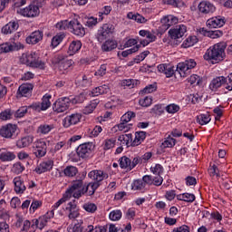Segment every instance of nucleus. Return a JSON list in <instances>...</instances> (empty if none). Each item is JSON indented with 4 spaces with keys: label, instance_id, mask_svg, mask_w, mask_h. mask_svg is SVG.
I'll use <instances>...</instances> for the list:
<instances>
[{
    "label": "nucleus",
    "instance_id": "obj_3",
    "mask_svg": "<svg viewBox=\"0 0 232 232\" xmlns=\"http://www.w3.org/2000/svg\"><path fill=\"white\" fill-rule=\"evenodd\" d=\"M70 104H72V99L69 97L59 98L58 101L53 103V110L57 113H63L70 108Z\"/></svg>",
    "mask_w": 232,
    "mask_h": 232
},
{
    "label": "nucleus",
    "instance_id": "obj_60",
    "mask_svg": "<svg viewBox=\"0 0 232 232\" xmlns=\"http://www.w3.org/2000/svg\"><path fill=\"white\" fill-rule=\"evenodd\" d=\"M164 5H171V6H175L176 8H179L180 5L182 4L181 0H163Z\"/></svg>",
    "mask_w": 232,
    "mask_h": 232
},
{
    "label": "nucleus",
    "instance_id": "obj_44",
    "mask_svg": "<svg viewBox=\"0 0 232 232\" xmlns=\"http://www.w3.org/2000/svg\"><path fill=\"white\" fill-rule=\"evenodd\" d=\"M29 108L26 106L20 107L15 112H14V117L16 119H21L26 115V112L28 111Z\"/></svg>",
    "mask_w": 232,
    "mask_h": 232
},
{
    "label": "nucleus",
    "instance_id": "obj_37",
    "mask_svg": "<svg viewBox=\"0 0 232 232\" xmlns=\"http://www.w3.org/2000/svg\"><path fill=\"white\" fill-rule=\"evenodd\" d=\"M97 102H92L91 104L86 105L82 110V113H84V115H90V113H92L93 110L97 108Z\"/></svg>",
    "mask_w": 232,
    "mask_h": 232
},
{
    "label": "nucleus",
    "instance_id": "obj_27",
    "mask_svg": "<svg viewBox=\"0 0 232 232\" xmlns=\"http://www.w3.org/2000/svg\"><path fill=\"white\" fill-rule=\"evenodd\" d=\"M14 184L15 193L23 194L26 190V187L24 186V183H23V181L21 180V178H14Z\"/></svg>",
    "mask_w": 232,
    "mask_h": 232
},
{
    "label": "nucleus",
    "instance_id": "obj_53",
    "mask_svg": "<svg viewBox=\"0 0 232 232\" xmlns=\"http://www.w3.org/2000/svg\"><path fill=\"white\" fill-rule=\"evenodd\" d=\"M188 82H190V84H195L199 85L202 82V80H200V76L197 74L191 75L189 78H188Z\"/></svg>",
    "mask_w": 232,
    "mask_h": 232
},
{
    "label": "nucleus",
    "instance_id": "obj_45",
    "mask_svg": "<svg viewBox=\"0 0 232 232\" xmlns=\"http://www.w3.org/2000/svg\"><path fill=\"white\" fill-rule=\"evenodd\" d=\"M144 188H146V183H144L142 179L134 180L132 184V189L140 190V189H144Z\"/></svg>",
    "mask_w": 232,
    "mask_h": 232
},
{
    "label": "nucleus",
    "instance_id": "obj_49",
    "mask_svg": "<svg viewBox=\"0 0 232 232\" xmlns=\"http://www.w3.org/2000/svg\"><path fill=\"white\" fill-rule=\"evenodd\" d=\"M175 142H177V140L171 138V136H169L162 143V146L163 148H173V146H175Z\"/></svg>",
    "mask_w": 232,
    "mask_h": 232
},
{
    "label": "nucleus",
    "instance_id": "obj_21",
    "mask_svg": "<svg viewBox=\"0 0 232 232\" xmlns=\"http://www.w3.org/2000/svg\"><path fill=\"white\" fill-rule=\"evenodd\" d=\"M224 24H226V21L218 17L210 18L207 21L208 28H222Z\"/></svg>",
    "mask_w": 232,
    "mask_h": 232
},
{
    "label": "nucleus",
    "instance_id": "obj_20",
    "mask_svg": "<svg viewBox=\"0 0 232 232\" xmlns=\"http://www.w3.org/2000/svg\"><path fill=\"white\" fill-rule=\"evenodd\" d=\"M198 8L201 14H213L215 11V5L209 2H200Z\"/></svg>",
    "mask_w": 232,
    "mask_h": 232
},
{
    "label": "nucleus",
    "instance_id": "obj_59",
    "mask_svg": "<svg viewBox=\"0 0 232 232\" xmlns=\"http://www.w3.org/2000/svg\"><path fill=\"white\" fill-rule=\"evenodd\" d=\"M180 110V107L177 104H170L166 107L168 113H177Z\"/></svg>",
    "mask_w": 232,
    "mask_h": 232
},
{
    "label": "nucleus",
    "instance_id": "obj_52",
    "mask_svg": "<svg viewBox=\"0 0 232 232\" xmlns=\"http://www.w3.org/2000/svg\"><path fill=\"white\" fill-rule=\"evenodd\" d=\"M140 48V44H137L131 49H128L126 51H123L121 53L122 57H128L129 55H131V53H135V52H139V49Z\"/></svg>",
    "mask_w": 232,
    "mask_h": 232
},
{
    "label": "nucleus",
    "instance_id": "obj_31",
    "mask_svg": "<svg viewBox=\"0 0 232 232\" xmlns=\"http://www.w3.org/2000/svg\"><path fill=\"white\" fill-rule=\"evenodd\" d=\"M144 139H146V132L145 131L136 132L135 133V139H134V140H132L131 146L132 147L139 146L140 144V142H142V140H144Z\"/></svg>",
    "mask_w": 232,
    "mask_h": 232
},
{
    "label": "nucleus",
    "instance_id": "obj_55",
    "mask_svg": "<svg viewBox=\"0 0 232 232\" xmlns=\"http://www.w3.org/2000/svg\"><path fill=\"white\" fill-rule=\"evenodd\" d=\"M115 142H117V140L113 138L106 140L104 144V150H111V148H115Z\"/></svg>",
    "mask_w": 232,
    "mask_h": 232
},
{
    "label": "nucleus",
    "instance_id": "obj_12",
    "mask_svg": "<svg viewBox=\"0 0 232 232\" xmlns=\"http://www.w3.org/2000/svg\"><path fill=\"white\" fill-rule=\"evenodd\" d=\"M187 32V27L184 24L177 25L176 28H172L169 31V35L171 39L177 41L178 39H181L184 37V34Z\"/></svg>",
    "mask_w": 232,
    "mask_h": 232
},
{
    "label": "nucleus",
    "instance_id": "obj_56",
    "mask_svg": "<svg viewBox=\"0 0 232 232\" xmlns=\"http://www.w3.org/2000/svg\"><path fill=\"white\" fill-rule=\"evenodd\" d=\"M13 170L14 173L19 175V173H23V171H24V166H23L21 162H16L14 164Z\"/></svg>",
    "mask_w": 232,
    "mask_h": 232
},
{
    "label": "nucleus",
    "instance_id": "obj_15",
    "mask_svg": "<svg viewBox=\"0 0 232 232\" xmlns=\"http://www.w3.org/2000/svg\"><path fill=\"white\" fill-rule=\"evenodd\" d=\"M21 48H24V45L23 44H0V53H8V52H14L15 50H21Z\"/></svg>",
    "mask_w": 232,
    "mask_h": 232
},
{
    "label": "nucleus",
    "instance_id": "obj_29",
    "mask_svg": "<svg viewBox=\"0 0 232 232\" xmlns=\"http://www.w3.org/2000/svg\"><path fill=\"white\" fill-rule=\"evenodd\" d=\"M115 48H117V41L114 40H107L102 45V52H111Z\"/></svg>",
    "mask_w": 232,
    "mask_h": 232
},
{
    "label": "nucleus",
    "instance_id": "obj_14",
    "mask_svg": "<svg viewBox=\"0 0 232 232\" xmlns=\"http://www.w3.org/2000/svg\"><path fill=\"white\" fill-rule=\"evenodd\" d=\"M82 118V115L79 113H73L64 118L63 120V126L64 128H70V126H73L75 124H78V122H81V119Z\"/></svg>",
    "mask_w": 232,
    "mask_h": 232
},
{
    "label": "nucleus",
    "instance_id": "obj_62",
    "mask_svg": "<svg viewBox=\"0 0 232 232\" xmlns=\"http://www.w3.org/2000/svg\"><path fill=\"white\" fill-rule=\"evenodd\" d=\"M95 25H97V18L92 16L87 19L85 26H88V28H93Z\"/></svg>",
    "mask_w": 232,
    "mask_h": 232
},
{
    "label": "nucleus",
    "instance_id": "obj_6",
    "mask_svg": "<svg viewBox=\"0 0 232 232\" xmlns=\"http://www.w3.org/2000/svg\"><path fill=\"white\" fill-rule=\"evenodd\" d=\"M24 60L25 64H27V66H31V68H41V70L44 69V63L37 60V54H35V53L24 56Z\"/></svg>",
    "mask_w": 232,
    "mask_h": 232
},
{
    "label": "nucleus",
    "instance_id": "obj_40",
    "mask_svg": "<svg viewBox=\"0 0 232 232\" xmlns=\"http://www.w3.org/2000/svg\"><path fill=\"white\" fill-rule=\"evenodd\" d=\"M160 23L162 24L163 30H168L173 24L169 15H167V16H164L163 18H161Z\"/></svg>",
    "mask_w": 232,
    "mask_h": 232
},
{
    "label": "nucleus",
    "instance_id": "obj_30",
    "mask_svg": "<svg viewBox=\"0 0 232 232\" xmlns=\"http://www.w3.org/2000/svg\"><path fill=\"white\" fill-rule=\"evenodd\" d=\"M119 162L121 169H129L131 171V160H130V158L123 156L119 160Z\"/></svg>",
    "mask_w": 232,
    "mask_h": 232
},
{
    "label": "nucleus",
    "instance_id": "obj_54",
    "mask_svg": "<svg viewBox=\"0 0 232 232\" xmlns=\"http://www.w3.org/2000/svg\"><path fill=\"white\" fill-rule=\"evenodd\" d=\"M157 91V87L153 84H150L147 87H145L143 90L140 91L141 95H144L146 93H153V92Z\"/></svg>",
    "mask_w": 232,
    "mask_h": 232
},
{
    "label": "nucleus",
    "instance_id": "obj_16",
    "mask_svg": "<svg viewBox=\"0 0 232 232\" xmlns=\"http://www.w3.org/2000/svg\"><path fill=\"white\" fill-rule=\"evenodd\" d=\"M198 32L201 35L210 37V39H218L224 35V32L221 30L208 31L205 28H200Z\"/></svg>",
    "mask_w": 232,
    "mask_h": 232
},
{
    "label": "nucleus",
    "instance_id": "obj_4",
    "mask_svg": "<svg viewBox=\"0 0 232 232\" xmlns=\"http://www.w3.org/2000/svg\"><path fill=\"white\" fill-rule=\"evenodd\" d=\"M54 64L57 65L59 72H62L63 73H64V72H66V70H68V68H71L72 66L73 61L68 59V57H63V55H58L54 59Z\"/></svg>",
    "mask_w": 232,
    "mask_h": 232
},
{
    "label": "nucleus",
    "instance_id": "obj_57",
    "mask_svg": "<svg viewBox=\"0 0 232 232\" xmlns=\"http://www.w3.org/2000/svg\"><path fill=\"white\" fill-rule=\"evenodd\" d=\"M87 232H106V227H96L95 228H93V226L92 225H90L88 226L87 229H86Z\"/></svg>",
    "mask_w": 232,
    "mask_h": 232
},
{
    "label": "nucleus",
    "instance_id": "obj_42",
    "mask_svg": "<svg viewBox=\"0 0 232 232\" xmlns=\"http://www.w3.org/2000/svg\"><path fill=\"white\" fill-rule=\"evenodd\" d=\"M197 43V37L196 36H190L185 40L182 46L183 48H189L191 46H194Z\"/></svg>",
    "mask_w": 232,
    "mask_h": 232
},
{
    "label": "nucleus",
    "instance_id": "obj_50",
    "mask_svg": "<svg viewBox=\"0 0 232 232\" xmlns=\"http://www.w3.org/2000/svg\"><path fill=\"white\" fill-rule=\"evenodd\" d=\"M56 28L58 30H67V28L70 30V22L68 20L58 22L56 24Z\"/></svg>",
    "mask_w": 232,
    "mask_h": 232
},
{
    "label": "nucleus",
    "instance_id": "obj_51",
    "mask_svg": "<svg viewBox=\"0 0 232 232\" xmlns=\"http://www.w3.org/2000/svg\"><path fill=\"white\" fill-rule=\"evenodd\" d=\"M83 209L88 213H95V211H97V205H95V203H85Z\"/></svg>",
    "mask_w": 232,
    "mask_h": 232
},
{
    "label": "nucleus",
    "instance_id": "obj_22",
    "mask_svg": "<svg viewBox=\"0 0 232 232\" xmlns=\"http://www.w3.org/2000/svg\"><path fill=\"white\" fill-rule=\"evenodd\" d=\"M136 114L135 112L129 111H127L125 114H123L121 118V123L119 124V128L121 130H124V128H126V126H124V124H128V122H130V121H131V119H135Z\"/></svg>",
    "mask_w": 232,
    "mask_h": 232
},
{
    "label": "nucleus",
    "instance_id": "obj_7",
    "mask_svg": "<svg viewBox=\"0 0 232 232\" xmlns=\"http://www.w3.org/2000/svg\"><path fill=\"white\" fill-rule=\"evenodd\" d=\"M47 148L46 141L38 140L34 143L33 153L37 159H42V157L46 155Z\"/></svg>",
    "mask_w": 232,
    "mask_h": 232
},
{
    "label": "nucleus",
    "instance_id": "obj_38",
    "mask_svg": "<svg viewBox=\"0 0 232 232\" xmlns=\"http://www.w3.org/2000/svg\"><path fill=\"white\" fill-rule=\"evenodd\" d=\"M188 65L186 62L179 63L177 66V72H179L180 77H186V72H188Z\"/></svg>",
    "mask_w": 232,
    "mask_h": 232
},
{
    "label": "nucleus",
    "instance_id": "obj_35",
    "mask_svg": "<svg viewBox=\"0 0 232 232\" xmlns=\"http://www.w3.org/2000/svg\"><path fill=\"white\" fill-rule=\"evenodd\" d=\"M63 173L66 177H75V175L79 173V170L76 169V167L68 166L64 169Z\"/></svg>",
    "mask_w": 232,
    "mask_h": 232
},
{
    "label": "nucleus",
    "instance_id": "obj_10",
    "mask_svg": "<svg viewBox=\"0 0 232 232\" xmlns=\"http://www.w3.org/2000/svg\"><path fill=\"white\" fill-rule=\"evenodd\" d=\"M15 131H17V126L9 123L2 126L0 129V135L1 137H4V139H12V137L15 135Z\"/></svg>",
    "mask_w": 232,
    "mask_h": 232
},
{
    "label": "nucleus",
    "instance_id": "obj_39",
    "mask_svg": "<svg viewBox=\"0 0 232 232\" xmlns=\"http://www.w3.org/2000/svg\"><path fill=\"white\" fill-rule=\"evenodd\" d=\"M12 115H14V111L11 109H6L0 113L1 121H10L12 119Z\"/></svg>",
    "mask_w": 232,
    "mask_h": 232
},
{
    "label": "nucleus",
    "instance_id": "obj_43",
    "mask_svg": "<svg viewBox=\"0 0 232 232\" xmlns=\"http://www.w3.org/2000/svg\"><path fill=\"white\" fill-rule=\"evenodd\" d=\"M151 102H153V98L151 96H146L144 99H140L139 101V104L143 108H148V106H151Z\"/></svg>",
    "mask_w": 232,
    "mask_h": 232
},
{
    "label": "nucleus",
    "instance_id": "obj_1",
    "mask_svg": "<svg viewBox=\"0 0 232 232\" xmlns=\"http://www.w3.org/2000/svg\"><path fill=\"white\" fill-rule=\"evenodd\" d=\"M89 179L95 180V182L89 183L86 188H82L80 190H76L74 194H72L74 198H81L82 195L88 193L89 197L95 195V191L101 187V182L104 180V179H108V174L104 173L102 170H92L88 174Z\"/></svg>",
    "mask_w": 232,
    "mask_h": 232
},
{
    "label": "nucleus",
    "instance_id": "obj_9",
    "mask_svg": "<svg viewBox=\"0 0 232 232\" xmlns=\"http://www.w3.org/2000/svg\"><path fill=\"white\" fill-rule=\"evenodd\" d=\"M69 30H71L73 35H77V37H84L86 35V30L77 19L70 21Z\"/></svg>",
    "mask_w": 232,
    "mask_h": 232
},
{
    "label": "nucleus",
    "instance_id": "obj_63",
    "mask_svg": "<svg viewBox=\"0 0 232 232\" xmlns=\"http://www.w3.org/2000/svg\"><path fill=\"white\" fill-rule=\"evenodd\" d=\"M208 173L210 175V177H215V175L217 177H220V173L218 172V167H217V165H213L209 169H208Z\"/></svg>",
    "mask_w": 232,
    "mask_h": 232
},
{
    "label": "nucleus",
    "instance_id": "obj_13",
    "mask_svg": "<svg viewBox=\"0 0 232 232\" xmlns=\"http://www.w3.org/2000/svg\"><path fill=\"white\" fill-rule=\"evenodd\" d=\"M76 153L81 159H88L92 155V143H82L76 149Z\"/></svg>",
    "mask_w": 232,
    "mask_h": 232
},
{
    "label": "nucleus",
    "instance_id": "obj_17",
    "mask_svg": "<svg viewBox=\"0 0 232 232\" xmlns=\"http://www.w3.org/2000/svg\"><path fill=\"white\" fill-rule=\"evenodd\" d=\"M53 168V160H48L47 161L42 162L36 169L35 171L38 175L41 173H46V171H50Z\"/></svg>",
    "mask_w": 232,
    "mask_h": 232
},
{
    "label": "nucleus",
    "instance_id": "obj_19",
    "mask_svg": "<svg viewBox=\"0 0 232 232\" xmlns=\"http://www.w3.org/2000/svg\"><path fill=\"white\" fill-rule=\"evenodd\" d=\"M43 32L34 31L31 34L30 36L26 38L27 44H37L39 41H43Z\"/></svg>",
    "mask_w": 232,
    "mask_h": 232
},
{
    "label": "nucleus",
    "instance_id": "obj_46",
    "mask_svg": "<svg viewBox=\"0 0 232 232\" xmlns=\"http://www.w3.org/2000/svg\"><path fill=\"white\" fill-rule=\"evenodd\" d=\"M211 121V118H209V114H200L198 116V122L201 126H204V124H208Z\"/></svg>",
    "mask_w": 232,
    "mask_h": 232
},
{
    "label": "nucleus",
    "instance_id": "obj_28",
    "mask_svg": "<svg viewBox=\"0 0 232 232\" xmlns=\"http://www.w3.org/2000/svg\"><path fill=\"white\" fill-rule=\"evenodd\" d=\"M110 92V87L108 85H102L99 87L94 88L92 91L93 97H99V95H104Z\"/></svg>",
    "mask_w": 232,
    "mask_h": 232
},
{
    "label": "nucleus",
    "instance_id": "obj_64",
    "mask_svg": "<svg viewBox=\"0 0 232 232\" xmlns=\"http://www.w3.org/2000/svg\"><path fill=\"white\" fill-rule=\"evenodd\" d=\"M82 226L81 224H75L72 227L68 228V232H82Z\"/></svg>",
    "mask_w": 232,
    "mask_h": 232
},
{
    "label": "nucleus",
    "instance_id": "obj_18",
    "mask_svg": "<svg viewBox=\"0 0 232 232\" xmlns=\"http://www.w3.org/2000/svg\"><path fill=\"white\" fill-rule=\"evenodd\" d=\"M82 188V179L73 181L71 188L66 190L65 197H70L72 198V195L76 193L77 189H78V191H81L80 188Z\"/></svg>",
    "mask_w": 232,
    "mask_h": 232
},
{
    "label": "nucleus",
    "instance_id": "obj_48",
    "mask_svg": "<svg viewBox=\"0 0 232 232\" xmlns=\"http://www.w3.org/2000/svg\"><path fill=\"white\" fill-rule=\"evenodd\" d=\"M122 218V212L121 210H113L110 213L109 215V218H111V220H121V218Z\"/></svg>",
    "mask_w": 232,
    "mask_h": 232
},
{
    "label": "nucleus",
    "instance_id": "obj_58",
    "mask_svg": "<svg viewBox=\"0 0 232 232\" xmlns=\"http://www.w3.org/2000/svg\"><path fill=\"white\" fill-rule=\"evenodd\" d=\"M225 88L228 90V92L232 91V73L225 78Z\"/></svg>",
    "mask_w": 232,
    "mask_h": 232
},
{
    "label": "nucleus",
    "instance_id": "obj_11",
    "mask_svg": "<svg viewBox=\"0 0 232 232\" xmlns=\"http://www.w3.org/2000/svg\"><path fill=\"white\" fill-rule=\"evenodd\" d=\"M34 90V84L32 83H24L19 86L16 97L21 99V97H32V92Z\"/></svg>",
    "mask_w": 232,
    "mask_h": 232
},
{
    "label": "nucleus",
    "instance_id": "obj_8",
    "mask_svg": "<svg viewBox=\"0 0 232 232\" xmlns=\"http://www.w3.org/2000/svg\"><path fill=\"white\" fill-rule=\"evenodd\" d=\"M113 25L110 24H104L102 27V30L98 31L97 39L99 43L106 41L113 34Z\"/></svg>",
    "mask_w": 232,
    "mask_h": 232
},
{
    "label": "nucleus",
    "instance_id": "obj_33",
    "mask_svg": "<svg viewBox=\"0 0 232 232\" xmlns=\"http://www.w3.org/2000/svg\"><path fill=\"white\" fill-rule=\"evenodd\" d=\"M178 200H183V202H195L196 197L194 194L183 193L177 196Z\"/></svg>",
    "mask_w": 232,
    "mask_h": 232
},
{
    "label": "nucleus",
    "instance_id": "obj_26",
    "mask_svg": "<svg viewBox=\"0 0 232 232\" xmlns=\"http://www.w3.org/2000/svg\"><path fill=\"white\" fill-rule=\"evenodd\" d=\"M118 140L121 142V146L130 148V146H131V142H133V138L131 133L122 134L119 136Z\"/></svg>",
    "mask_w": 232,
    "mask_h": 232
},
{
    "label": "nucleus",
    "instance_id": "obj_41",
    "mask_svg": "<svg viewBox=\"0 0 232 232\" xmlns=\"http://www.w3.org/2000/svg\"><path fill=\"white\" fill-rule=\"evenodd\" d=\"M64 37H65L64 34H57L56 36H53L52 39V46H53V48L59 46V44L63 43V39H64Z\"/></svg>",
    "mask_w": 232,
    "mask_h": 232
},
{
    "label": "nucleus",
    "instance_id": "obj_24",
    "mask_svg": "<svg viewBox=\"0 0 232 232\" xmlns=\"http://www.w3.org/2000/svg\"><path fill=\"white\" fill-rule=\"evenodd\" d=\"M19 28V23L9 22L2 28V34L8 35V34H14Z\"/></svg>",
    "mask_w": 232,
    "mask_h": 232
},
{
    "label": "nucleus",
    "instance_id": "obj_23",
    "mask_svg": "<svg viewBox=\"0 0 232 232\" xmlns=\"http://www.w3.org/2000/svg\"><path fill=\"white\" fill-rule=\"evenodd\" d=\"M222 84H226V77L218 76L211 81L209 88L212 90V92H216V90H218Z\"/></svg>",
    "mask_w": 232,
    "mask_h": 232
},
{
    "label": "nucleus",
    "instance_id": "obj_32",
    "mask_svg": "<svg viewBox=\"0 0 232 232\" xmlns=\"http://www.w3.org/2000/svg\"><path fill=\"white\" fill-rule=\"evenodd\" d=\"M82 46V44L81 43V41H72L69 46L70 55H73V53H77V52L81 50Z\"/></svg>",
    "mask_w": 232,
    "mask_h": 232
},
{
    "label": "nucleus",
    "instance_id": "obj_5",
    "mask_svg": "<svg viewBox=\"0 0 232 232\" xmlns=\"http://www.w3.org/2000/svg\"><path fill=\"white\" fill-rule=\"evenodd\" d=\"M17 14L20 15H23L24 17H37L39 14H41V11L39 10V6L31 4L27 7L24 9H17Z\"/></svg>",
    "mask_w": 232,
    "mask_h": 232
},
{
    "label": "nucleus",
    "instance_id": "obj_34",
    "mask_svg": "<svg viewBox=\"0 0 232 232\" xmlns=\"http://www.w3.org/2000/svg\"><path fill=\"white\" fill-rule=\"evenodd\" d=\"M50 99H52V95L45 94L43 99L40 105L42 106V111H44L45 110H48L50 106H52V102H50Z\"/></svg>",
    "mask_w": 232,
    "mask_h": 232
},
{
    "label": "nucleus",
    "instance_id": "obj_2",
    "mask_svg": "<svg viewBox=\"0 0 232 232\" xmlns=\"http://www.w3.org/2000/svg\"><path fill=\"white\" fill-rule=\"evenodd\" d=\"M227 44L225 42H220L218 44H214L212 47H209L205 55V61H213V64L224 61L226 57V48Z\"/></svg>",
    "mask_w": 232,
    "mask_h": 232
},
{
    "label": "nucleus",
    "instance_id": "obj_25",
    "mask_svg": "<svg viewBox=\"0 0 232 232\" xmlns=\"http://www.w3.org/2000/svg\"><path fill=\"white\" fill-rule=\"evenodd\" d=\"M32 142H34V136L29 135L18 140L16 141V146L17 148H28Z\"/></svg>",
    "mask_w": 232,
    "mask_h": 232
},
{
    "label": "nucleus",
    "instance_id": "obj_36",
    "mask_svg": "<svg viewBox=\"0 0 232 232\" xmlns=\"http://www.w3.org/2000/svg\"><path fill=\"white\" fill-rule=\"evenodd\" d=\"M15 159V154L14 152H3L0 154V160L3 162L14 160Z\"/></svg>",
    "mask_w": 232,
    "mask_h": 232
},
{
    "label": "nucleus",
    "instance_id": "obj_61",
    "mask_svg": "<svg viewBox=\"0 0 232 232\" xmlns=\"http://www.w3.org/2000/svg\"><path fill=\"white\" fill-rule=\"evenodd\" d=\"M150 169L152 173L156 175H160L161 173L164 172V168L160 164H156V166L154 168L152 167Z\"/></svg>",
    "mask_w": 232,
    "mask_h": 232
},
{
    "label": "nucleus",
    "instance_id": "obj_47",
    "mask_svg": "<svg viewBox=\"0 0 232 232\" xmlns=\"http://www.w3.org/2000/svg\"><path fill=\"white\" fill-rule=\"evenodd\" d=\"M148 55H150V51H144L140 55H137L133 59V63H136V64H139V63H142V61H144L146 57H148Z\"/></svg>",
    "mask_w": 232,
    "mask_h": 232
}]
</instances>
